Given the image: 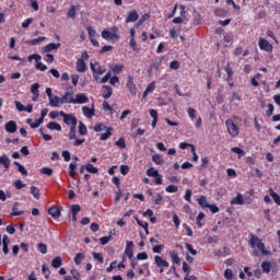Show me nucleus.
<instances>
[{"label":"nucleus","instance_id":"obj_1","mask_svg":"<svg viewBox=\"0 0 280 280\" xmlns=\"http://www.w3.org/2000/svg\"><path fill=\"white\" fill-rule=\"evenodd\" d=\"M249 246L250 248L254 249L253 250L254 257H259V253L260 255H265V256L270 255V252L266 249V245L264 244V241H261V238H259L258 236H255V234L250 235Z\"/></svg>","mask_w":280,"mask_h":280},{"label":"nucleus","instance_id":"obj_20","mask_svg":"<svg viewBox=\"0 0 280 280\" xmlns=\"http://www.w3.org/2000/svg\"><path fill=\"white\" fill-rule=\"evenodd\" d=\"M138 19H139V14L137 13V11H131L129 12L126 19V23H135Z\"/></svg>","mask_w":280,"mask_h":280},{"label":"nucleus","instance_id":"obj_8","mask_svg":"<svg viewBox=\"0 0 280 280\" xmlns=\"http://www.w3.org/2000/svg\"><path fill=\"white\" fill-rule=\"evenodd\" d=\"M72 104H89V96L85 93H78L73 97Z\"/></svg>","mask_w":280,"mask_h":280},{"label":"nucleus","instance_id":"obj_17","mask_svg":"<svg viewBox=\"0 0 280 280\" xmlns=\"http://www.w3.org/2000/svg\"><path fill=\"white\" fill-rule=\"evenodd\" d=\"M10 158L5 154L0 155V165L4 166V170H10Z\"/></svg>","mask_w":280,"mask_h":280},{"label":"nucleus","instance_id":"obj_31","mask_svg":"<svg viewBox=\"0 0 280 280\" xmlns=\"http://www.w3.org/2000/svg\"><path fill=\"white\" fill-rule=\"evenodd\" d=\"M109 69H112L114 73H121L124 71V65H112Z\"/></svg>","mask_w":280,"mask_h":280},{"label":"nucleus","instance_id":"obj_23","mask_svg":"<svg viewBox=\"0 0 280 280\" xmlns=\"http://www.w3.org/2000/svg\"><path fill=\"white\" fill-rule=\"evenodd\" d=\"M269 196H271V198L276 202V205H278V207H280V197H279V194H277L275 191V189L269 188Z\"/></svg>","mask_w":280,"mask_h":280},{"label":"nucleus","instance_id":"obj_39","mask_svg":"<svg viewBox=\"0 0 280 280\" xmlns=\"http://www.w3.org/2000/svg\"><path fill=\"white\" fill-rule=\"evenodd\" d=\"M129 47H131L132 51H139L141 49L137 46V40L135 38H130Z\"/></svg>","mask_w":280,"mask_h":280},{"label":"nucleus","instance_id":"obj_6","mask_svg":"<svg viewBox=\"0 0 280 280\" xmlns=\"http://www.w3.org/2000/svg\"><path fill=\"white\" fill-rule=\"evenodd\" d=\"M126 88L131 95H137V85L135 84V77L129 75L127 79Z\"/></svg>","mask_w":280,"mask_h":280},{"label":"nucleus","instance_id":"obj_60","mask_svg":"<svg viewBox=\"0 0 280 280\" xmlns=\"http://www.w3.org/2000/svg\"><path fill=\"white\" fill-rule=\"evenodd\" d=\"M80 210H81L80 205H73L71 207L72 215H78V213H80Z\"/></svg>","mask_w":280,"mask_h":280},{"label":"nucleus","instance_id":"obj_50","mask_svg":"<svg viewBox=\"0 0 280 280\" xmlns=\"http://www.w3.org/2000/svg\"><path fill=\"white\" fill-rule=\"evenodd\" d=\"M93 258L98 262V264H104V256L100 253H93Z\"/></svg>","mask_w":280,"mask_h":280},{"label":"nucleus","instance_id":"obj_51","mask_svg":"<svg viewBox=\"0 0 280 280\" xmlns=\"http://www.w3.org/2000/svg\"><path fill=\"white\" fill-rule=\"evenodd\" d=\"M232 152H234V154H237L238 159H242V156H244V150L237 147L232 148Z\"/></svg>","mask_w":280,"mask_h":280},{"label":"nucleus","instance_id":"obj_38","mask_svg":"<svg viewBox=\"0 0 280 280\" xmlns=\"http://www.w3.org/2000/svg\"><path fill=\"white\" fill-rule=\"evenodd\" d=\"M85 170L90 174H97V172H100V170H97V167L93 166V164H86Z\"/></svg>","mask_w":280,"mask_h":280},{"label":"nucleus","instance_id":"obj_3","mask_svg":"<svg viewBox=\"0 0 280 280\" xmlns=\"http://www.w3.org/2000/svg\"><path fill=\"white\" fill-rule=\"evenodd\" d=\"M117 32H119V28H117V26H113L109 31H103L101 36L104 38V40H119V35H117Z\"/></svg>","mask_w":280,"mask_h":280},{"label":"nucleus","instance_id":"obj_61","mask_svg":"<svg viewBox=\"0 0 280 280\" xmlns=\"http://www.w3.org/2000/svg\"><path fill=\"white\" fill-rule=\"evenodd\" d=\"M86 30H88V34L90 36V39L91 38H95V34H97V32H95V30L93 27H91V26H88Z\"/></svg>","mask_w":280,"mask_h":280},{"label":"nucleus","instance_id":"obj_37","mask_svg":"<svg viewBox=\"0 0 280 280\" xmlns=\"http://www.w3.org/2000/svg\"><path fill=\"white\" fill-rule=\"evenodd\" d=\"M38 89H40V84L34 83L33 85H31V93L33 95H40V92L38 91Z\"/></svg>","mask_w":280,"mask_h":280},{"label":"nucleus","instance_id":"obj_56","mask_svg":"<svg viewBox=\"0 0 280 280\" xmlns=\"http://www.w3.org/2000/svg\"><path fill=\"white\" fill-rule=\"evenodd\" d=\"M69 19H75V5H71L68 11Z\"/></svg>","mask_w":280,"mask_h":280},{"label":"nucleus","instance_id":"obj_52","mask_svg":"<svg viewBox=\"0 0 280 280\" xmlns=\"http://www.w3.org/2000/svg\"><path fill=\"white\" fill-rule=\"evenodd\" d=\"M37 248H38L39 253H42V255H47V245L39 243L37 245Z\"/></svg>","mask_w":280,"mask_h":280},{"label":"nucleus","instance_id":"obj_5","mask_svg":"<svg viewBox=\"0 0 280 280\" xmlns=\"http://www.w3.org/2000/svg\"><path fill=\"white\" fill-rule=\"evenodd\" d=\"M90 67L94 73V80H96V82L100 80V75H104V73H106V69H102L100 63H90Z\"/></svg>","mask_w":280,"mask_h":280},{"label":"nucleus","instance_id":"obj_7","mask_svg":"<svg viewBox=\"0 0 280 280\" xmlns=\"http://www.w3.org/2000/svg\"><path fill=\"white\" fill-rule=\"evenodd\" d=\"M258 46H259V49H261L262 51H267L268 54L272 51V44H270V42L264 38L258 39Z\"/></svg>","mask_w":280,"mask_h":280},{"label":"nucleus","instance_id":"obj_46","mask_svg":"<svg viewBox=\"0 0 280 280\" xmlns=\"http://www.w3.org/2000/svg\"><path fill=\"white\" fill-rule=\"evenodd\" d=\"M185 246H186V249L190 253V255H194V256L198 255V250L194 249V246L191 244L186 243Z\"/></svg>","mask_w":280,"mask_h":280},{"label":"nucleus","instance_id":"obj_11","mask_svg":"<svg viewBox=\"0 0 280 280\" xmlns=\"http://www.w3.org/2000/svg\"><path fill=\"white\" fill-rule=\"evenodd\" d=\"M56 49H60V43H50L43 47V51L45 54H49V51H54Z\"/></svg>","mask_w":280,"mask_h":280},{"label":"nucleus","instance_id":"obj_35","mask_svg":"<svg viewBox=\"0 0 280 280\" xmlns=\"http://www.w3.org/2000/svg\"><path fill=\"white\" fill-rule=\"evenodd\" d=\"M147 176H149L150 178H154L155 176H159V171H156V168L154 167H150L147 171Z\"/></svg>","mask_w":280,"mask_h":280},{"label":"nucleus","instance_id":"obj_32","mask_svg":"<svg viewBox=\"0 0 280 280\" xmlns=\"http://www.w3.org/2000/svg\"><path fill=\"white\" fill-rule=\"evenodd\" d=\"M112 135H113V128L108 127L106 129V132L101 135L100 139L101 141H106V139H108Z\"/></svg>","mask_w":280,"mask_h":280},{"label":"nucleus","instance_id":"obj_19","mask_svg":"<svg viewBox=\"0 0 280 280\" xmlns=\"http://www.w3.org/2000/svg\"><path fill=\"white\" fill-rule=\"evenodd\" d=\"M197 202L199 205V207H201L202 209H209V201H207V197L206 196H200L197 199Z\"/></svg>","mask_w":280,"mask_h":280},{"label":"nucleus","instance_id":"obj_62","mask_svg":"<svg viewBox=\"0 0 280 280\" xmlns=\"http://www.w3.org/2000/svg\"><path fill=\"white\" fill-rule=\"evenodd\" d=\"M70 273L72 275L73 279H75V280H80L81 279L80 271H78L77 269H72L70 271Z\"/></svg>","mask_w":280,"mask_h":280},{"label":"nucleus","instance_id":"obj_53","mask_svg":"<svg viewBox=\"0 0 280 280\" xmlns=\"http://www.w3.org/2000/svg\"><path fill=\"white\" fill-rule=\"evenodd\" d=\"M40 174H45L46 176H51V174H54V170H51L50 167H43L40 170Z\"/></svg>","mask_w":280,"mask_h":280},{"label":"nucleus","instance_id":"obj_47","mask_svg":"<svg viewBox=\"0 0 280 280\" xmlns=\"http://www.w3.org/2000/svg\"><path fill=\"white\" fill-rule=\"evenodd\" d=\"M33 60L36 61V65H37V62H40V60H42L40 55L34 54V55L28 56V62H32Z\"/></svg>","mask_w":280,"mask_h":280},{"label":"nucleus","instance_id":"obj_14","mask_svg":"<svg viewBox=\"0 0 280 280\" xmlns=\"http://www.w3.org/2000/svg\"><path fill=\"white\" fill-rule=\"evenodd\" d=\"M245 203V200H244V195L237 192L236 197L233 198L231 201H230V205H238V206H242Z\"/></svg>","mask_w":280,"mask_h":280},{"label":"nucleus","instance_id":"obj_58","mask_svg":"<svg viewBox=\"0 0 280 280\" xmlns=\"http://www.w3.org/2000/svg\"><path fill=\"white\" fill-rule=\"evenodd\" d=\"M14 104H15L16 110H19L20 113H23V110H25V106L21 102L15 101Z\"/></svg>","mask_w":280,"mask_h":280},{"label":"nucleus","instance_id":"obj_26","mask_svg":"<svg viewBox=\"0 0 280 280\" xmlns=\"http://www.w3.org/2000/svg\"><path fill=\"white\" fill-rule=\"evenodd\" d=\"M31 194H32V196H34V198L36 200H40V189H38V187L32 186L31 187Z\"/></svg>","mask_w":280,"mask_h":280},{"label":"nucleus","instance_id":"obj_28","mask_svg":"<svg viewBox=\"0 0 280 280\" xmlns=\"http://www.w3.org/2000/svg\"><path fill=\"white\" fill-rule=\"evenodd\" d=\"M19 207H20L19 202H15L13 205V208H12L13 213H11V215H13V217L23 215L24 212L23 211H19Z\"/></svg>","mask_w":280,"mask_h":280},{"label":"nucleus","instance_id":"obj_36","mask_svg":"<svg viewBox=\"0 0 280 280\" xmlns=\"http://www.w3.org/2000/svg\"><path fill=\"white\" fill-rule=\"evenodd\" d=\"M82 261H84V254L82 253H78L74 257V264L77 266H80V264H82Z\"/></svg>","mask_w":280,"mask_h":280},{"label":"nucleus","instance_id":"obj_12","mask_svg":"<svg viewBox=\"0 0 280 280\" xmlns=\"http://www.w3.org/2000/svg\"><path fill=\"white\" fill-rule=\"evenodd\" d=\"M65 124H67V126H78V118H75V116L68 114L65 118H63Z\"/></svg>","mask_w":280,"mask_h":280},{"label":"nucleus","instance_id":"obj_21","mask_svg":"<svg viewBox=\"0 0 280 280\" xmlns=\"http://www.w3.org/2000/svg\"><path fill=\"white\" fill-rule=\"evenodd\" d=\"M103 97L104 100H109V97L113 95V88L108 85H103Z\"/></svg>","mask_w":280,"mask_h":280},{"label":"nucleus","instance_id":"obj_34","mask_svg":"<svg viewBox=\"0 0 280 280\" xmlns=\"http://www.w3.org/2000/svg\"><path fill=\"white\" fill-rule=\"evenodd\" d=\"M170 257L173 264H180V257H178V254H176V252H171Z\"/></svg>","mask_w":280,"mask_h":280},{"label":"nucleus","instance_id":"obj_42","mask_svg":"<svg viewBox=\"0 0 280 280\" xmlns=\"http://www.w3.org/2000/svg\"><path fill=\"white\" fill-rule=\"evenodd\" d=\"M89 132V130L86 129V126L84 125V122L80 121L79 122V133L84 136Z\"/></svg>","mask_w":280,"mask_h":280},{"label":"nucleus","instance_id":"obj_30","mask_svg":"<svg viewBox=\"0 0 280 280\" xmlns=\"http://www.w3.org/2000/svg\"><path fill=\"white\" fill-rule=\"evenodd\" d=\"M44 40H47V37L43 36L35 39H31L27 42V45H40V43H43Z\"/></svg>","mask_w":280,"mask_h":280},{"label":"nucleus","instance_id":"obj_27","mask_svg":"<svg viewBox=\"0 0 280 280\" xmlns=\"http://www.w3.org/2000/svg\"><path fill=\"white\" fill-rule=\"evenodd\" d=\"M52 268H60L62 266V257L57 256L56 258L52 259L51 261Z\"/></svg>","mask_w":280,"mask_h":280},{"label":"nucleus","instance_id":"obj_18","mask_svg":"<svg viewBox=\"0 0 280 280\" xmlns=\"http://www.w3.org/2000/svg\"><path fill=\"white\" fill-rule=\"evenodd\" d=\"M77 71L79 73H84L86 71V63L84 62V59L77 60Z\"/></svg>","mask_w":280,"mask_h":280},{"label":"nucleus","instance_id":"obj_25","mask_svg":"<svg viewBox=\"0 0 280 280\" xmlns=\"http://www.w3.org/2000/svg\"><path fill=\"white\" fill-rule=\"evenodd\" d=\"M75 170H78V163L75 162H71L69 164V176H71V178H74L75 177Z\"/></svg>","mask_w":280,"mask_h":280},{"label":"nucleus","instance_id":"obj_59","mask_svg":"<svg viewBox=\"0 0 280 280\" xmlns=\"http://www.w3.org/2000/svg\"><path fill=\"white\" fill-rule=\"evenodd\" d=\"M69 139L70 140L77 139V137H75V126L70 127Z\"/></svg>","mask_w":280,"mask_h":280},{"label":"nucleus","instance_id":"obj_33","mask_svg":"<svg viewBox=\"0 0 280 280\" xmlns=\"http://www.w3.org/2000/svg\"><path fill=\"white\" fill-rule=\"evenodd\" d=\"M261 268H262V272H265V275H268L270 272L272 266L270 265V262L264 261V262H261Z\"/></svg>","mask_w":280,"mask_h":280},{"label":"nucleus","instance_id":"obj_29","mask_svg":"<svg viewBox=\"0 0 280 280\" xmlns=\"http://www.w3.org/2000/svg\"><path fill=\"white\" fill-rule=\"evenodd\" d=\"M47 128L49 130H58V131L62 130V127L60 126V124L54 122V121L48 122Z\"/></svg>","mask_w":280,"mask_h":280},{"label":"nucleus","instance_id":"obj_64","mask_svg":"<svg viewBox=\"0 0 280 280\" xmlns=\"http://www.w3.org/2000/svg\"><path fill=\"white\" fill-rule=\"evenodd\" d=\"M184 198L186 202H191V189H186Z\"/></svg>","mask_w":280,"mask_h":280},{"label":"nucleus","instance_id":"obj_2","mask_svg":"<svg viewBox=\"0 0 280 280\" xmlns=\"http://www.w3.org/2000/svg\"><path fill=\"white\" fill-rule=\"evenodd\" d=\"M225 128L232 139H235V137L240 135V126H237V124H235V120L231 118L225 120Z\"/></svg>","mask_w":280,"mask_h":280},{"label":"nucleus","instance_id":"obj_15","mask_svg":"<svg viewBox=\"0 0 280 280\" xmlns=\"http://www.w3.org/2000/svg\"><path fill=\"white\" fill-rule=\"evenodd\" d=\"M82 113H83L84 117H86L88 119L95 117V108H89L86 106H83Z\"/></svg>","mask_w":280,"mask_h":280},{"label":"nucleus","instance_id":"obj_44","mask_svg":"<svg viewBox=\"0 0 280 280\" xmlns=\"http://www.w3.org/2000/svg\"><path fill=\"white\" fill-rule=\"evenodd\" d=\"M136 222L139 226H142V229H144L145 233L149 234L150 231L148 230V222H143L139 219L136 218Z\"/></svg>","mask_w":280,"mask_h":280},{"label":"nucleus","instance_id":"obj_55","mask_svg":"<svg viewBox=\"0 0 280 280\" xmlns=\"http://www.w3.org/2000/svg\"><path fill=\"white\" fill-rule=\"evenodd\" d=\"M14 187L18 189H23L24 187H27V185L23 184V182L21 179H18L14 182Z\"/></svg>","mask_w":280,"mask_h":280},{"label":"nucleus","instance_id":"obj_22","mask_svg":"<svg viewBox=\"0 0 280 280\" xmlns=\"http://www.w3.org/2000/svg\"><path fill=\"white\" fill-rule=\"evenodd\" d=\"M48 213L51 215V218H54L55 220L60 218L61 213H60V209H58L57 207H51L48 210Z\"/></svg>","mask_w":280,"mask_h":280},{"label":"nucleus","instance_id":"obj_10","mask_svg":"<svg viewBox=\"0 0 280 280\" xmlns=\"http://www.w3.org/2000/svg\"><path fill=\"white\" fill-rule=\"evenodd\" d=\"M154 264L158 268H170V262H167V260L163 259L161 256L154 257Z\"/></svg>","mask_w":280,"mask_h":280},{"label":"nucleus","instance_id":"obj_24","mask_svg":"<svg viewBox=\"0 0 280 280\" xmlns=\"http://www.w3.org/2000/svg\"><path fill=\"white\" fill-rule=\"evenodd\" d=\"M152 161H153V163H155V165H163V163H165V160L163 159V155H161V154L152 155Z\"/></svg>","mask_w":280,"mask_h":280},{"label":"nucleus","instance_id":"obj_13","mask_svg":"<svg viewBox=\"0 0 280 280\" xmlns=\"http://www.w3.org/2000/svg\"><path fill=\"white\" fill-rule=\"evenodd\" d=\"M4 129L7 132L14 135L16 132V122L14 120H10L5 124Z\"/></svg>","mask_w":280,"mask_h":280},{"label":"nucleus","instance_id":"obj_45","mask_svg":"<svg viewBox=\"0 0 280 280\" xmlns=\"http://www.w3.org/2000/svg\"><path fill=\"white\" fill-rule=\"evenodd\" d=\"M115 145H117V148H120V150H124V148H126V140L124 138H119Z\"/></svg>","mask_w":280,"mask_h":280},{"label":"nucleus","instance_id":"obj_54","mask_svg":"<svg viewBox=\"0 0 280 280\" xmlns=\"http://www.w3.org/2000/svg\"><path fill=\"white\" fill-rule=\"evenodd\" d=\"M108 128H106V126L102 125V124H96L94 126V130L95 132H103V130H107Z\"/></svg>","mask_w":280,"mask_h":280},{"label":"nucleus","instance_id":"obj_63","mask_svg":"<svg viewBox=\"0 0 280 280\" xmlns=\"http://www.w3.org/2000/svg\"><path fill=\"white\" fill-rule=\"evenodd\" d=\"M187 113H188V116L190 117V119L194 120L196 117V110L194 109V107H189L187 109Z\"/></svg>","mask_w":280,"mask_h":280},{"label":"nucleus","instance_id":"obj_48","mask_svg":"<svg viewBox=\"0 0 280 280\" xmlns=\"http://www.w3.org/2000/svg\"><path fill=\"white\" fill-rule=\"evenodd\" d=\"M170 69H173L174 71L180 69V62H178L177 60L171 61Z\"/></svg>","mask_w":280,"mask_h":280},{"label":"nucleus","instance_id":"obj_43","mask_svg":"<svg viewBox=\"0 0 280 280\" xmlns=\"http://www.w3.org/2000/svg\"><path fill=\"white\" fill-rule=\"evenodd\" d=\"M225 72L228 73V81L233 79V68H231V63H228L225 67Z\"/></svg>","mask_w":280,"mask_h":280},{"label":"nucleus","instance_id":"obj_4","mask_svg":"<svg viewBox=\"0 0 280 280\" xmlns=\"http://www.w3.org/2000/svg\"><path fill=\"white\" fill-rule=\"evenodd\" d=\"M73 95H74L73 88L68 86L66 89L65 94L61 96L62 104H73V100H74Z\"/></svg>","mask_w":280,"mask_h":280},{"label":"nucleus","instance_id":"obj_57","mask_svg":"<svg viewBox=\"0 0 280 280\" xmlns=\"http://www.w3.org/2000/svg\"><path fill=\"white\" fill-rule=\"evenodd\" d=\"M224 278L228 279V280H232L233 279V270L232 269H225Z\"/></svg>","mask_w":280,"mask_h":280},{"label":"nucleus","instance_id":"obj_9","mask_svg":"<svg viewBox=\"0 0 280 280\" xmlns=\"http://www.w3.org/2000/svg\"><path fill=\"white\" fill-rule=\"evenodd\" d=\"M49 101V106H51L52 108H60V106H62V97L52 95L51 97L48 98Z\"/></svg>","mask_w":280,"mask_h":280},{"label":"nucleus","instance_id":"obj_49","mask_svg":"<svg viewBox=\"0 0 280 280\" xmlns=\"http://www.w3.org/2000/svg\"><path fill=\"white\" fill-rule=\"evenodd\" d=\"M110 240H113V236H103L100 238V243L102 244V246H106V244H108V242H110Z\"/></svg>","mask_w":280,"mask_h":280},{"label":"nucleus","instance_id":"obj_40","mask_svg":"<svg viewBox=\"0 0 280 280\" xmlns=\"http://www.w3.org/2000/svg\"><path fill=\"white\" fill-rule=\"evenodd\" d=\"M14 165H16L18 171L21 172L23 176H27V170H25V166L21 165L19 162H14Z\"/></svg>","mask_w":280,"mask_h":280},{"label":"nucleus","instance_id":"obj_41","mask_svg":"<svg viewBox=\"0 0 280 280\" xmlns=\"http://www.w3.org/2000/svg\"><path fill=\"white\" fill-rule=\"evenodd\" d=\"M165 191L167 194H176L178 191V186L176 185H168L166 188H165Z\"/></svg>","mask_w":280,"mask_h":280},{"label":"nucleus","instance_id":"obj_16","mask_svg":"<svg viewBox=\"0 0 280 280\" xmlns=\"http://www.w3.org/2000/svg\"><path fill=\"white\" fill-rule=\"evenodd\" d=\"M156 89V82H151L148 86H147V89H145V91L143 92V94H142V98L143 100H145V97H148V94L149 93H154V90Z\"/></svg>","mask_w":280,"mask_h":280}]
</instances>
